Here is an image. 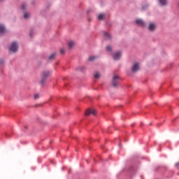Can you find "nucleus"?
Instances as JSON below:
<instances>
[{
  "label": "nucleus",
  "instance_id": "nucleus-6",
  "mask_svg": "<svg viewBox=\"0 0 179 179\" xmlns=\"http://www.w3.org/2000/svg\"><path fill=\"white\" fill-rule=\"evenodd\" d=\"M90 114H92V115H96V109H87L85 111V115H90Z\"/></svg>",
  "mask_w": 179,
  "mask_h": 179
},
{
  "label": "nucleus",
  "instance_id": "nucleus-18",
  "mask_svg": "<svg viewBox=\"0 0 179 179\" xmlns=\"http://www.w3.org/2000/svg\"><path fill=\"white\" fill-rule=\"evenodd\" d=\"M29 16H30V14H29V13H25L24 14V19L29 18Z\"/></svg>",
  "mask_w": 179,
  "mask_h": 179
},
{
  "label": "nucleus",
  "instance_id": "nucleus-20",
  "mask_svg": "<svg viewBox=\"0 0 179 179\" xmlns=\"http://www.w3.org/2000/svg\"><path fill=\"white\" fill-rule=\"evenodd\" d=\"M106 50H107V51H113V49L111 48V47L110 45L107 46Z\"/></svg>",
  "mask_w": 179,
  "mask_h": 179
},
{
  "label": "nucleus",
  "instance_id": "nucleus-2",
  "mask_svg": "<svg viewBox=\"0 0 179 179\" xmlns=\"http://www.w3.org/2000/svg\"><path fill=\"white\" fill-rule=\"evenodd\" d=\"M10 51L11 52H17V50H19V45L17 42H13L11 45L9 47Z\"/></svg>",
  "mask_w": 179,
  "mask_h": 179
},
{
  "label": "nucleus",
  "instance_id": "nucleus-11",
  "mask_svg": "<svg viewBox=\"0 0 179 179\" xmlns=\"http://www.w3.org/2000/svg\"><path fill=\"white\" fill-rule=\"evenodd\" d=\"M159 2L162 6H166L167 5V0H159Z\"/></svg>",
  "mask_w": 179,
  "mask_h": 179
},
{
  "label": "nucleus",
  "instance_id": "nucleus-5",
  "mask_svg": "<svg viewBox=\"0 0 179 179\" xmlns=\"http://www.w3.org/2000/svg\"><path fill=\"white\" fill-rule=\"evenodd\" d=\"M132 72H138L139 71V63L135 62L134 63L132 67H131Z\"/></svg>",
  "mask_w": 179,
  "mask_h": 179
},
{
  "label": "nucleus",
  "instance_id": "nucleus-8",
  "mask_svg": "<svg viewBox=\"0 0 179 179\" xmlns=\"http://www.w3.org/2000/svg\"><path fill=\"white\" fill-rule=\"evenodd\" d=\"M121 58V52H117L113 55V59L115 61H118Z\"/></svg>",
  "mask_w": 179,
  "mask_h": 179
},
{
  "label": "nucleus",
  "instance_id": "nucleus-19",
  "mask_svg": "<svg viewBox=\"0 0 179 179\" xmlns=\"http://www.w3.org/2000/svg\"><path fill=\"white\" fill-rule=\"evenodd\" d=\"M39 98H40V94H36L34 95V99H35V100H37V99H39Z\"/></svg>",
  "mask_w": 179,
  "mask_h": 179
},
{
  "label": "nucleus",
  "instance_id": "nucleus-21",
  "mask_svg": "<svg viewBox=\"0 0 179 179\" xmlns=\"http://www.w3.org/2000/svg\"><path fill=\"white\" fill-rule=\"evenodd\" d=\"M33 34H34V32L33 31H31L29 33L30 37H33Z\"/></svg>",
  "mask_w": 179,
  "mask_h": 179
},
{
  "label": "nucleus",
  "instance_id": "nucleus-15",
  "mask_svg": "<svg viewBox=\"0 0 179 179\" xmlns=\"http://www.w3.org/2000/svg\"><path fill=\"white\" fill-rule=\"evenodd\" d=\"M57 55H55V53L52 54L50 57L49 59H50V61H52V59H55V57Z\"/></svg>",
  "mask_w": 179,
  "mask_h": 179
},
{
  "label": "nucleus",
  "instance_id": "nucleus-14",
  "mask_svg": "<svg viewBox=\"0 0 179 179\" xmlns=\"http://www.w3.org/2000/svg\"><path fill=\"white\" fill-rule=\"evenodd\" d=\"M69 48H72L75 45V41H70L68 43Z\"/></svg>",
  "mask_w": 179,
  "mask_h": 179
},
{
  "label": "nucleus",
  "instance_id": "nucleus-17",
  "mask_svg": "<svg viewBox=\"0 0 179 179\" xmlns=\"http://www.w3.org/2000/svg\"><path fill=\"white\" fill-rule=\"evenodd\" d=\"M27 7V6L26 5V3L22 4L21 8H22V10H24V9H26Z\"/></svg>",
  "mask_w": 179,
  "mask_h": 179
},
{
  "label": "nucleus",
  "instance_id": "nucleus-24",
  "mask_svg": "<svg viewBox=\"0 0 179 179\" xmlns=\"http://www.w3.org/2000/svg\"><path fill=\"white\" fill-rule=\"evenodd\" d=\"M3 64V60H0V64Z\"/></svg>",
  "mask_w": 179,
  "mask_h": 179
},
{
  "label": "nucleus",
  "instance_id": "nucleus-25",
  "mask_svg": "<svg viewBox=\"0 0 179 179\" xmlns=\"http://www.w3.org/2000/svg\"><path fill=\"white\" fill-rule=\"evenodd\" d=\"M0 1H3V0H0Z\"/></svg>",
  "mask_w": 179,
  "mask_h": 179
},
{
  "label": "nucleus",
  "instance_id": "nucleus-12",
  "mask_svg": "<svg viewBox=\"0 0 179 179\" xmlns=\"http://www.w3.org/2000/svg\"><path fill=\"white\" fill-rule=\"evenodd\" d=\"M106 17V14H99L98 15V20H103Z\"/></svg>",
  "mask_w": 179,
  "mask_h": 179
},
{
  "label": "nucleus",
  "instance_id": "nucleus-16",
  "mask_svg": "<svg viewBox=\"0 0 179 179\" xmlns=\"http://www.w3.org/2000/svg\"><path fill=\"white\" fill-rule=\"evenodd\" d=\"M95 59H97V57L96 56H92V57H90L89 58V61H94Z\"/></svg>",
  "mask_w": 179,
  "mask_h": 179
},
{
  "label": "nucleus",
  "instance_id": "nucleus-10",
  "mask_svg": "<svg viewBox=\"0 0 179 179\" xmlns=\"http://www.w3.org/2000/svg\"><path fill=\"white\" fill-rule=\"evenodd\" d=\"M103 36H104L106 40H110L111 38V35H110V34H108L106 31L103 32Z\"/></svg>",
  "mask_w": 179,
  "mask_h": 179
},
{
  "label": "nucleus",
  "instance_id": "nucleus-22",
  "mask_svg": "<svg viewBox=\"0 0 179 179\" xmlns=\"http://www.w3.org/2000/svg\"><path fill=\"white\" fill-rule=\"evenodd\" d=\"M60 52L61 54H65V50L64 49L60 50Z\"/></svg>",
  "mask_w": 179,
  "mask_h": 179
},
{
  "label": "nucleus",
  "instance_id": "nucleus-3",
  "mask_svg": "<svg viewBox=\"0 0 179 179\" xmlns=\"http://www.w3.org/2000/svg\"><path fill=\"white\" fill-rule=\"evenodd\" d=\"M120 85V77L118 76H114L112 80V86L117 87Z\"/></svg>",
  "mask_w": 179,
  "mask_h": 179
},
{
  "label": "nucleus",
  "instance_id": "nucleus-7",
  "mask_svg": "<svg viewBox=\"0 0 179 179\" xmlns=\"http://www.w3.org/2000/svg\"><path fill=\"white\" fill-rule=\"evenodd\" d=\"M136 23L138 26H141V27H145V22H143V20H142L141 19L136 20Z\"/></svg>",
  "mask_w": 179,
  "mask_h": 179
},
{
  "label": "nucleus",
  "instance_id": "nucleus-23",
  "mask_svg": "<svg viewBox=\"0 0 179 179\" xmlns=\"http://www.w3.org/2000/svg\"><path fill=\"white\" fill-rule=\"evenodd\" d=\"M176 167H179V162L176 164Z\"/></svg>",
  "mask_w": 179,
  "mask_h": 179
},
{
  "label": "nucleus",
  "instance_id": "nucleus-1",
  "mask_svg": "<svg viewBox=\"0 0 179 179\" xmlns=\"http://www.w3.org/2000/svg\"><path fill=\"white\" fill-rule=\"evenodd\" d=\"M51 75V72L48 71H43L41 75V81L40 83L41 85H44L45 83V80H47V78Z\"/></svg>",
  "mask_w": 179,
  "mask_h": 179
},
{
  "label": "nucleus",
  "instance_id": "nucleus-9",
  "mask_svg": "<svg viewBox=\"0 0 179 179\" xmlns=\"http://www.w3.org/2000/svg\"><path fill=\"white\" fill-rule=\"evenodd\" d=\"M6 31V29H5V26L3 24H0V34H3Z\"/></svg>",
  "mask_w": 179,
  "mask_h": 179
},
{
  "label": "nucleus",
  "instance_id": "nucleus-4",
  "mask_svg": "<svg viewBox=\"0 0 179 179\" xmlns=\"http://www.w3.org/2000/svg\"><path fill=\"white\" fill-rule=\"evenodd\" d=\"M157 29V25L155 22H150L148 27V29L149 31L153 32L155 30Z\"/></svg>",
  "mask_w": 179,
  "mask_h": 179
},
{
  "label": "nucleus",
  "instance_id": "nucleus-13",
  "mask_svg": "<svg viewBox=\"0 0 179 179\" xmlns=\"http://www.w3.org/2000/svg\"><path fill=\"white\" fill-rule=\"evenodd\" d=\"M94 78L95 79H99V78H100V73L98 72V71H96V72L94 73Z\"/></svg>",
  "mask_w": 179,
  "mask_h": 179
}]
</instances>
